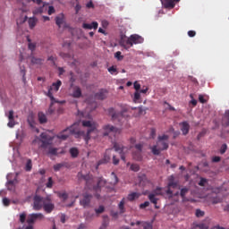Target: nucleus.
Returning <instances> with one entry per match:
<instances>
[{"instance_id": "9", "label": "nucleus", "mask_w": 229, "mask_h": 229, "mask_svg": "<svg viewBox=\"0 0 229 229\" xmlns=\"http://www.w3.org/2000/svg\"><path fill=\"white\" fill-rule=\"evenodd\" d=\"M104 136L106 137L108 135H117V133H121V130L117 129L114 125L106 124L103 126Z\"/></svg>"}, {"instance_id": "4", "label": "nucleus", "mask_w": 229, "mask_h": 229, "mask_svg": "<svg viewBox=\"0 0 229 229\" xmlns=\"http://www.w3.org/2000/svg\"><path fill=\"white\" fill-rule=\"evenodd\" d=\"M41 148L45 149V153L47 157H56V155H58V148L49 146V142L47 141L42 140Z\"/></svg>"}, {"instance_id": "31", "label": "nucleus", "mask_w": 229, "mask_h": 229, "mask_svg": "<svg viewBox=\"0 0 229 229\" xmlns=\"http://www.w3.org/2000/svg\"><path fill=\"white\" fill-rule=\"evenodd\" d=\"M28 22H29V28L30 30H33L35 26H37V22H38V20H37V18L35 17H32V18H29Z\"/></svg>"}, {"instance_id": "62", "label": "nucleus", "mask_w": 229, "mask_h": 229, "mask_svg": "<svg viewBox=\"0 0 229 229\" xmlns=\"http://www.w3.org/2000/svg\"><path fill=\"white\" fill-rule=\"evenodd\" d=\"M149 205V201H145L144 203L140 205V208H146Z\"/></svg>"}, {"instance_id": "16", "label": "nucleus", "mask_w": 229, "mask_h": 229, "mask_svg": "<svg viewBox=\"0 0 229 229\" xmlns=\"http://www.w3.org/2000/svg\"><path fill=\"white\" fill-rule=\"evenodd\" d=\"M171 189H178V182L170 180L167 185L166 194L169 198H173V190Z\"/></svg>"}, {"instance_id": "29", "label": "nucleus", "mask_w": 229, "mask_h": 229, "mask_svg": "<svg viewBox=\"0 0 229 229\" xmlns=\"http://www.w3.org/2000/svg\"><path fill=\"white\" fill-rule=\"evenodd\" d=\"M38 121L40 124H46L47 123V116L43 112L38 114Z\"/></svg>"}, {"instance_id": "28", "label": "nucleus", "mask_w": 229, "mask_h": 229, "mask_svg": "<svg viewBox=\"0 0 229 229\" xmlns=\"http://www.w3.org/2000/svg\"><path fill=\"white\" fill-rule=\"evenodd\" d=\"M106 89H100L99 92L96 93L95 98H97V99H106Z\"/></svg>"}, {"instance_id": "20", "label": "nucleus", "mask_w": 229, "mask_h": 229, "mask_svg": "<svg viewBox=\"0 0 229 229\" xmlns=\"http://www.w3.org/2000/svg\"><path fill=\"white\" fill-rule=\"evenodd\" d=\"M131 44H142L144 42V38L137 34L131 35L130 37Z\"/></svg>"}, {"instance_id": "57", "label": "nucleus", "mask_w": 229, "mask_h": 229, "mask_svg": "<svg viewBox=\"0 0 229 229\" xmlns=\"http://www.w3.org/2000/svg\"><path fill=\"white\" fill-rule=\"evenodd\" d=\"M206 183H207V179L201 178L200 181H199V185L200 187H205V184H206Z\"/></svg>"}, {"instance_id": "44", "label": "nucleus", "mask_w": 229, "mask_h": 229, "mask_svg": "<svg viewBox=\"0 0 229 229\" xmlns=\"http://www.w3.org/2000/svg\"><path fill=\"white\" fill-rule=\"evenodd\" d=\"M95 212H96L97 216H99V214H103V212H105V207L99 206L98 208H95Z\"/></svg>"}, {"instance_id": "30", "label": "nucleus", "mask_w": 229, "mask_h": 229, "mask_svg": "<svg viewBox=\"0 0 229 229\" xmlns=\"http://www.w3.org/2000/svg\"><path fill=\"white\" fill-rule=\"evenodd\" d=\"M139 198H140V193L139 192H132L130 193L127 197V199L129 201H135V199H139Z\"/></svg>"}, {"instance_id": "12", "label": "nucleus", "mask_w": 229, "mask_h": 229, "mask_svg": "<svg viewBox=\"0 0 229 229\" xmlns=\"http://www.w3.org/2000/svg\"><path fill=\"white\" fill-rule=\"evenodd\" d=\"M90 201H92V194L85 193L82 195V199L80 200V204L87 208L90 207Z\"/></svg>"}, {"instance_id": "49", "label": "nucleus", "mask_w": 229, "mask_h": 229, "mask_svg": "<svg viewBox=\"0 0 229 229\" xmlns=\"http://www.w3.org/2000/svg\"><path fill=\"white\" fill-rule=\"evenodd\" d=\"M140 100V91H136L134 93V101H135V103H137Z\"/></svg>"}, {"instance_id": "15", "label": "nucleus", "mask_w": 229, "mask_h": 229, "mask_svg": "<svg viewBox=\"0 0 229 229\" xmlns=\"http://www.w3.org/2000/svg\"><path fill=\"white\" fill-rule=\"evenodd\" d=\"M160 194H162V188H157L154 193H150L148 195L149 201L154 205H157L158 199H157L155 196H160Z\"/></svg>"}, {"instance_id": "53", "label": "nucleus", "mask_w": 229, "mask_h": 229, "mask_svg": "<svg viewBox=\"0 0 229 229\" xmlns=\"http://www.w3.org/2000/svg\"><path fill=\"white\" fill-rule=\"evenodd\" d=\"M59 198H61L62 199H64V201H65V199L69 198V195L66 192L59 193Z\"/></svg>"}, {"instance_id": "36", "label": "nucleus", "mask_w": 229, "mask_h": 229, "mask_svg": "<svg viewBox=\"0 0 229 229\" xmlns=\"http://www.w3.org/2000/svg\"><path fill=\"white\" fill-rule=\"evenodd\" d=\"M111 185H117V183L119 182V178H117V175L115 174V173L112 172L111 173Z\"/></svg>"}, {"instance_id": "11", "label": "nucleus", "mask_w": 229, "mask_h": 229, "mask_svg": "<svg viewBox=\"0 0 229 229\" xmlns=\"http://www.w3.org/2000/svg\"><path fill=\"white\" fill-rule=\"evenodd\" d=\"M42 219H44L42 213H33L28 216L27 223L28 225H35L37 220L42 221Z\"/></svg>"}, {"instance_id": "33", "label": "nucleus", "mask_w": 229, "mask_h": 229, "mask_svg": "<svg viewBox=\"0 0 229 229\" xmlns=\"http://www.w3.org/2000/svg\"><path fill=\"white\" fill-rule=\"evenodd\" d=\"M126 203L125 199L123 198L120 203L118 204V209L120 211V214H124L126 212V209L124 208V204Z\"/></svg>"}, {"instance_id": "26", "label": "nucleus", "mask_w": 229, "mask_h": 229, "mask_svg": "<svg viewBox=\"0 0 229 229\" xmlns=\"http://www.w3.org/2000/svg\"><path fill=\"white\" fill-rule=\"evenodd\" d=\"M17 175H18V174H16V176L13 180L8 181V182H7L8 191L15 190V183H17Z\"/></svg>"}, {"instance_id": "58", "label": "nucleus", "mask_w": 229, "mask_h": 229, "mask_svg": "<svg viewBox=\"0 0 229 229\" xmlns=\"http://www.w3.org/2000/svg\"><path fill=\"white\" fill-rule=\"evenodd\" d=\"M3 203H4V207H9L10 206V199H8V198H4L3 199Z\"/></svg>"}, {"instance_id": "35", "label": "nucleus", "mask_w": 229, "mask_h": 229, "mask_svg": "<svg viewBox=\"0 0 229 229\" xmlns=\"http://www.w3.org/2000/svg\"><path fill=\"white\" fill-rule=\"evenodd\" d=\"M188 193H189V188L184 187V188L181 189L180 196H181L182 201H185V196H187Z\"/></svg>"}, {"instance_id": "43", "label": "nucleus", "mask_w": 229, "mask_h": 229, "mask_svg": "<svg viewBox=\"0 0 229 229\" xmlns=\"http://www.w3.org/2000/svg\"><path fill=\"white\" fill-rule=\"evenodd\" d=\"M31 167H33V164L31 163V159H28L25 166L26 171H31Z\"/></svg>"}, {"instance_id": "8", "label": "nucleus", "mask_w": 229, "mask_h": 229, "mask_svg": "<svg viewBox=\"0 0 229 229\" xmlns=\"http://www.w3.org/2000/svg\"><path fill=\"white\" fill-rule=\"evenodd\" d=\"M105 185H106V180H105L103 177H99L97 181V185L93 186V191L97 192L95 194L97 199H99V198H101V195H99V193L98 192H101V188L105 187Z\"/></svg>"}, {"instance_id": "24", "label": "nucleus", "mask_w": 229, "mask_h": 229, "mask_svg": "<svg viewBox=\"0 0 229 229\" xmlns=\"http://www.w3.org/2000/svg\"><path fill=\"white\" fill-rule=\"evenodd\" d=\"M8 123L7 126H9V128H13V126H15V120L13 118V110L9 111V114H8Z\"/></svg>"}, {"instance_id": "50", "label": "nucleus", "mask_w": 229, "mask_h": 229, "mask_svg": "<svg viewBox=\"0 0 229 229\" xmlns=\"http://www.w3.org/2000/svg\"><path fill=\"white\" fill-rule=\"evenodd\" d=\"M108 72H110V74H117V68H115V66H111L108 68Z\"/></svg>"}, {"instance_id": "42", "label": "nucleus", "mask_w": 229, "mask_h": 229, "mask_svg": "<svg viewBox=\"0 0 229 229\" xmlns=\"http://www.w3.org/2000/svg\"><path fill=\"white\" fill-rule=\"evenodd\" d=\"M28 42H30L29 43V49L32 52L35 51V49L37 48V44L31 43V39H28Z\"/></svg>"}, {"instance_id": "17", "label": "nucleus", "mask_w": 229, "mask_h": 229, "mask_svg": "<svg viewBox=\"0 0 229 229\" xmlns=\"http://www.w3.org/2000/svg\"><path fill=\"white\" fill-rule=\"evenodd\" d=\"M111 151H112V148H108V149L106 150V154L104 155V158L100 159L98 162L97 169H98V167H99V165H101L103 164H108V162H110V153H111Z\"/></svg>"}, {"instance_id": "40", "label": "nucleus", "mask_w": 229, "mask_h": 229, "mask_svg": "<svg viewBox=\"0 0 229 229\" xmlns=\"http://www.w3.org/2000/svg\"><path fill=\"white\" fill-rule=\"evenodd\" d=\"M131 170L134 171V173H139V171H140V166L138 164H132L131 165Z\"/></svg>"}, {"instance_id": "48", "label": "nucleus", "mask_w": 229, "mask_h": 229, "mask_svg": "<svg viewBox=\"0 0 229 229\" xmlns=\"http://www.w3.org/2000/svg\"><path fill=\"white\" fill-rule=\"evenodd\" d=\"M53 177H49L46 186L47 187V189H51L53 188Z\"/></svg>"}, {"instance_id": "2", "label": "nucleus", "mask_w": 229, "mask_h": 229, "mask_svg": "<svg viewBox=\"0 0 229 229\" xmlns=\"http://www.w3.org/2000/svg\"><path fill=\"white\" fill-rule=\"evenodd\" d=\"M153 155L158 156L162 151L169 149V135L164 134L157 137V144L150 148Z\"/></svg>"}, {"instance_id": "56", "label": "nucleus", "mask_w": 229, "mask_h": 229, "mask_svg": "<svg viewBox=\"0 0 229 229\" xmlns=\"http://www.w3.org/2000/svg\"><path fill=\"white\" fill-rule=\"evenodd\" d=\"M20 221L21 223H26V215L24 213L20 215Z\"/></svg>"}, {"instance_id": "38", "label": "nucleus", "mask_w": 229, "mask_h": 229, "mask_svg": "<svg viewBox=\"0 0 229 229\" xmlns=\"http://www.w3.org/2000/svg\"><path fill=\"white\" fill-rule=\"evenodd\" d=\"M208 224L200 223L199 225H196L194 229H208Z\"/></svg>"}, {"instance_id": "6", "label": "nucleus", "mask_w": 229, "mask_h": 229, "mask_svg": "<svg viewBox=\"0 0 229 229\" xmlns=\"http://www.w3.org/2000/svg\"><path fill=\"white\" fill-rule=\"evenodd\" d=\"M60 87H62V81H57L56 82H54L52 86L48 88L47 96L50 98L51 101H55V97L53 96V94L54 92L60 90Z\"/></svg>"}, {"instance_id": "60", "label": "nucleus", "mask_w": 229, "mask_h": 229, "mask_svg": "<svg viewBox=\"0 0 229 229\" xmlns=\"http://www.w3.org/2000/svg\"><path fill=\"white\" fill-rule=\"evenodd\" d=\"M212 162H214V163L221 162V157H219V156L213 157Z\"/></svg>"}, {"instance_id": "63", "label": "nucleus", "mask_w": 229, "mask_h": 229, "mask_svg": "<svg viewBox=\"0 0 229 229\" xmlns=\"http://www.w3.org/2000/svg\"><path fill=\"white\" fill-rule=\"evenodd\" d=\"M134 89L136 92L140 90V85L139 84V82L137 81L134 82Z\"/></svg>"}, {"instance_id": "32", "label": "nucleus", "mask_w": 229, "mask_h": 229, "mask_svg": "<svg viewBox=\"0 0 229 229\" xmlns=\"http://www.w3.org/2000/svg\"><path fill=\"white\" fill-rule=\"evenodd\" d=\"M136 225L137 226H140V225H141V226H143V229H153V225H151V224L149 223L137 221Z\"/></svg>"}, {"instance_id": "19", "label": "nucleus", "mask_w": 229, "mask_h": 229, "mask_svg": "<svg viewBox=\"0 0 229 229\" xmlns=\"http://www.w3.org/2000/svg\"><path fill=\"white\" fill-rule=\"evenodd\" d=\"M72 89V98H75L77 99H79V98H81V88H80L79 86H72L71 87Z\"/></svg>"}, {"instance_id": "14", "label": "nucleus", "mask_w": 229, "mask_h": 229, "mask_svg": "<svg viewBox=\"0 0 229 229\" xmlns=\"http://www.w3.org/2000/svg\"><path fill=\"white\" fill-rule=\"evenodd\" d=\"M120 46L124 47V49H130V47H132L130 38L126 37V35H122L120 38Z\"/></svg>"}, {"instance_id": "47", "label": "nucleus", "mask_w": 229, "mask_h": 229, "mask_svg": "<svg viewBox=\"0 0 229 229\" xmlns=\"http://www.w3.org/2000/svg\"><path fill=\"white\" fill-rule=\"evenodd\" d=\"M70 81H71V87L74 86V81H76V77H74V73L72 72H70Z\"/></svg>"}, {"instance_id": "54", "label": "nucleus", "mask_w": 229, "mask_h": 229, "mask_svg": "<svg viewBox=\"0 0 229 229\" xmlns=\"http://www.w3.org/2000/svg\"><path fill=\"white\" fill-rule=\"evenodd\" d=\"M119 157H117L116 156H113V164L114 165H119Z\"/></svg>"}, {"instance_id": "5", "label": "nucleus", "mask_w": 229, "mask_h": 229, "mask_svg": "<svg viewBox=\"0 0 229 229\" xmlns=\"http://www.w3.org/2000/svg\"><path fill=\"white\" fill-rule=\"evenodd\" d=\"M142 148H144V145L141 143L136 144L134 146V149L132 150V158L133 160H136L137 162H141L142 160Z\"/></svg>"}, {"instance_id": "18", "label": "nucleus", "mask_w": 229, "mask_h": 229, "mask_svg": "<svg viewBox=\"0 0 229 229\" xmlns=\"http://www.w3.org/2000/svg\"><path fill=\"white\" fill-rule=\"evenodd\" d=\"M114 151H119L122 160L123 162H126V157L123 153V151H124V147L120 145L119 143H114Z\"/></svg>"}, {"instance_id": "13", "label": "nucleus", "mask_w": 229, "mask_h": 229, "mask_svg": "<svg viewBox=\"0 0 229 229\" xmlns=\"http://www.w3.org/2000/svg\"><path fill=\"white\" fill-rule=\"evenodd\" d=\"M78 178H79V180H85L86 185L90 189V185L94 182V178H92V175H90L89 174L86 175H83V174L81 172H79Z\"/></svg>"}, {"instance_id": "61", "label": "nucleus", "mask_w": 229, "mask_h": 229, "mask_svg": "<svg viewBox=\"0 0 229 229\" xmlns=\"http://www.w3.org/2000/svg\"><path fill=\"white\" fill-rule=\"evenodd\" d=\"M86 220L89 221V219H92L94 217V214H90V212H88L85 214Z\"/></svg>"}, {"instance_id": "23", "label": "nucleus", "mask_w": 229, "mask_h": 229, "mask_svg": "<svg viewBox=\"0 0 229 229\" xmlns=\"http://www.w3.org/2000/svg\"><path fill=\"white\" fill-rule=\"evenodd\" d=\"M98 26H99L98 21H93L91 24L90 23H83L82 24V28L84 30H98Z\"/></svg>"}, {"instance_id": "64", "label": "nucleus", "mask_w": 229, "mask_h": 229, "mask_svg": "<svg viewBox=\"0 0 229 229\" xmlns=\"http://www.w3.org/2000/svg\"><path fill=\"white\" fill-rule=\"evenodd\" d=\"M107 226H108V222L105 221L103 222L99 229H106Z\"/></svg>"}, {"instance_id": "10", "label": "nucleus", "mask_w": 229, "mask_h": 229, "mask_svg": "<svg viewBox=\"0 0 229 229\" xmlns=\"http://www.w3.org/2000/svg\"><path fill=\"white\" fill-rule=\"evenodd\" d=\"M46 198L35 195L33 198V208L34 210H42L44 207V200Z\"/></svg>"}, {"instance_id": "59", "label": "nucleus", "mask_w": 229, "mask_h": 229, "mask_svg": "<svg viewBox=\"0 0 229 229\" xmlns=\"http://www.w3.org/2000/svg\"><path fill=\"white\" fill-rule=\"evenodd\" d=\"M40 138L45 141V142H47V134L46 132H42L40 134Z\"/></svg>"}, {"instance_id": "46", "label": "nucleus", "mask_w": 229, "mask_h": 229, "mask_svg": "<svg viewBox=\"0 0 229 229\" xmlns=\"http://www.w3.org/2000/svg\"><path fill=\"white\" fill-rule=\"evenodd\" d=\"M195 216L196 217H203V216H205V211H202L201 209H196Z\"/></svg>"}, {"instance_id": "37", "label": "nucleus", "mask_w": 229, "mask_h": 229, "mask_svg": "<svg viewBox=\"0 0 229 229\" xmlns=\"http://www.w3.org/2000/svg\"><path fill=\"white\" fill-rule=\"evenodd\" d=\"M70 154L72 158H77L78 155H80V151L76 148H70Z\"/></svg>"}, {"instance_id": "34", "label": "nucleus", "mask_w": 229, "mask_h": 229, "mask_svg": "<svg viewBox=\"0 0 229 229\" xmlns=\"http://www.w3.org/2000/svg\"><path fill=\"white\" fill-rule=\"evenodd\" d=\"M223 126H229V110L225 112V114L222 120Z\"/></svg>"}, {"instance_id": "1", "label": "nucleus", "mask_w": 229, "mask_h": 229, "mask_svg": "<svg viewBox=\"0 0 229 229\" xmlns=\"http://www.w3.org/2000/svg\"><path fill=\"white\" fill-rule=\"evenodd\" d=\"M82 126L88 128L86 134L85 131L78 129V123H74L57 134V139L67 140L69 135H74L75 139H81L82 137L86 142H89L90 139H96V137H98V123H96V122L92 120L82 121Z\"/></svg>"}, {"instance_id": "21", "label": "nucleus", "mask_w": 229, "mask_h": 229, "mask_svg": "<svg viewBox=\"0 0 229 229\" xmlns=\"http://www.w3.org/2000/svg\"><path fill=\"white\" fill-rule=\"evenodd\" d=\"M55 24L58 28H61L65 24V15H64V13H60L55 17Z\"/></svg>"}, {"instance_id": "7", "label": "nucleus", "mask_w": 229, "mask_h": 229, "mask_svg": "<svg viewBox=\"0 0 229 229\" xmlns=\"http://www.w3.org/2000/svg\"><path fill=\"white\" fill-rule=\"evenodd\" d=\"M43 209L47 214H51L55 210V204L51 200V196L45 197Z\"/></svg>"}, {"instance_id": "45", "label": "nucleus", "mask_w": 229, "mask_h": 229, "mask_svg": "<svg viewBox=\"0 0 229 229\" xmlns=\"http://www.w3.org/2000/svg\"><path fill=\"white\" fill-rule=\"evenodd\" d=\"M26 21H28V16H24L23 18L22 17H20L16 22L17 24H24V22H26Z\"/></svg>"}, {"instance_id": "52", "label": "nucleus", "mask_w": 229, "mask_h": 229, "mask_svg": "<svg viewBox=\"0 0 229 229\" xmlns=\"http://www.w3.org/2000/svg\"><path fill=\"white\" fill-rule=\"evenodd\" d=\"M56 11L55 10V7L53 5H49L48 6V15H53V13H55Z\"/></svg>"}, {"instance_id": "22", "label": "nucleus", "mask_w": 229, "mask_h": 229, "mask_svg": "<svg viewBox=\"0 0 229 229\" xmlns=\"http://www.w3.org/2000/svg\"><path fill=\"white\" fill-rule=\"evenodd\" d=\"M181 131L182 132V135H187L189 133V130H191V125L188 122H182L180 123Z\"/></svg>"}, {"instance_id": "55", "label": "nucleus", "mask_w": 229, "mask_h": 229, "mask_svg": "<svg viewBox=\"0 0 229 229\" xmlns=\"http://www.w3.org/2000/svg\"><path fill=\"white\" fill-rule=\"evenodd\" d=\"M199 103H202V104L207 103V99H205V96L203 95H199Z\"/></svg>"}, {"instance_id": "39", "label": "nucleus", "mask_w": 229, "mask_h": 229, "mask_svg": "<svg viewBox=\"0 0 229 229\" xmlns=\"http://www.w3.org/2000/svg\"><path fill=\"white\" fill-rule=\"evenodd\" d=\"M62 167H65V163H58V164L55 165L54 171H55V173H57V171H60V169H62Z\"/></svg>"}, {"instance_id": "3", "label": "nucleus", "mask_w": 229, "mask_h": 229, "mask_svg": "<svg viewBox=\"0 0 229 229\" xmlns=\"http://www.w3.org/2000/svg\"><path fill=\"white\" fill-rule=\"evenodd\" d=\"M128 112H130V107L126 106L122 107L121 113H115V109H114V107L108 109L109 115H111L113 121L119 119V117H124V114Z\"/></svg>"}, {"instance_id": "25", "label": "nucleus", "mask_w": 229, "mask_h": 229, "mask_svg": "<svg viewBox=\"0 0 229 229\" xmlns=\"http://www.w3.org/2000/svg\"><path fill=\"white\" fill-rule=\"evenodd\" d=\"M30 63L32 65H42L44 64V59L36 56H30Z\"/></svg>"}, {"instance_id": "51", "label": "nucleus", "mask_w": 229, "mask_h": 229, "mask_svg": "<svg viewBox=\"0 0 229 229\" xmlns=\"http://www.w3.org/2000/svg\"><path fill=\"white\" fill-rule=\"evenodd\" d=\"M114 57H115L117 60H119V61H121V60H123V59L124 58V56H123L121 51L116 52V53L114 54Z\"/></svg>"}, {"instance_id": "41", "label": "nucleus", "mask_w": 229, "mask_h": 229, "mask_svg": "<svg viewBox=\"0 0 229 229\" xmlns=\"http://www.w3.org/2000/svg\"><path fill=\"white\" fill-rule=\"evenodd\" d=\"M226 149H228V145L224 143L220 148V155H225L226 153Z\"/></svg>"}, {"instance_id": "27", "label": "nucleus", "mask_w": 229, "mask_h": 229, "mask_svg": "<svg viewBox=\"0 0 229 229\" xmlns=\"http://www.w3.org/2000/svg\"><path fill=\"white\" fill-rule=\"evenodd\" d=\"M165 8H174L176 4L173 3V0H160Z\"/></svg>"}]
</instances>
